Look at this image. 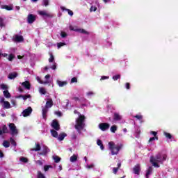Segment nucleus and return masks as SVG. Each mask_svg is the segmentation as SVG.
<instances>
[{
  "label": "nucleus",
  "instance_id": "nucleus-1",
  "mask_svg": "<svg viewBox=\"0 0 178 178\" xmlns=\"http://www.w3.org/2000/svg\"><path fill=\"white\" fill-rule=\"evenodd\" d=\"M167 158L168 155L166 154L159 153L155 156H152L150 157V162L154 168H159V163H163Z\"/></svg>",
  "mask_w": 178,
  "mask_h": 178
},
{
  "label": "nucleus",
  "instance_id": "nucleus-2",
  "mask_svg": "<svg viewBox=\"0 0 178 178\" xmlns=\"http://www.w3.org/2000/svg\"><path fill=\"white\" fill-rule=\"evenodd\" d=\"M76 124L74 128L76 129L79 134H81V130L84 129L86 127V115H80L75 120Z\"/></svg>",
  "mask_w": 178,
  "mask_h": 178
},
{
  "label": "nucleus",
  "instance_id": "nucleus-3",
  "mask_svg": "<svg viewBox=\"0 0 178 178\" xmlns=\"http://www.w3.org/2000/svg\"><path fill=\"white\" fill-rule=\"evenodd\" d=\"M122 148H123V145L122 144L116 145L113 141L108 142V149L111 150V155H118Z\"/></svg>",
  "mask_w": 178,
  "mask_h": 178
},
{
  "label": "nucleus",
  "instance_id": "nucleus-4",
  "mask_svg": "<svg viewBox=\"0 0 178 178\" xmlns=\"http://www.w3.org/2000/svg\"><path fill=\"white\" fill-rule=\"evenodd\" d=\"M51 127L56 131H59L60 130V124H59V121H58V120H53L51 123Z\"/></svg>",
  "mask_w": 178,
  "mask_h": 178
},
{
  "label": "nucleus",
  "instance_id": "nucleus-5",
  "mask_svg": "<svg viewBox=\"0 0 178 178\" xmlns=\"http://www.w3.org/2000/svg\"><path fill=\"white\" fill-rule=\"evenodd\" d=\"M32 112L33 108L29 106L22 111V115L24 118H27V116H30V115H31Z\"/></svg>",
  "mask_w": 178,
  "mask_h": 178
},
{
  "label": "nucleus",
  "instance_id": "nucleus-6",
  "mask_svg": "<svg viewBox=\"0 0 178 178\" xmlns=\"http://www.w3.org/2000/svg\"><path fill=\"white\" fill-rule=\"evenodd\" d=\"M109 127H111V124H109L106 122L100 123L99 124V129H100V130H102V131H106V130H108V129H109Z\"/></svg>",
  "mask_w": 178,
  "mask_h": 178
},
{
  "label": "nucleus",
  "instance_id": "nucleus-7",
  "mask_svg": "<svg viewBox=\"0 0 178 178\" xmlns=\"http://www.w3.org/2000/svg\"><path fill=\"white\" fill-rule=\"evenodd\" d=\"M36 17L33 14H29L27 17V23L33 24L35 22Z\"/></svg>",
  "mask_w": 178,
  "mask_h": 178
},
{
  "label": "nucleus",
  "instance_id": "nucleus-8",
  "mask_svg": "<svg viewBox=\"0 0 178 178\" xmlns=\"http://www.w3.org/2000/svg\"><path fill=\"white\" fill-rule=\"evenodd\" d=\"M9 128L11 131V134H17V129H16V125L14 123L9 124Z\"/></svg>",
  "mask_w": 178,
  "mask_h": 178
},
{
  "label": "nucleus",
  "instance_id": "nucleus-9",
  "mask_svg": "<svg viewBox=\"0 0 178 178\" xmlns=\"http://www.w3.org/2000/svg\"><path fill=\"white\" fill-rule=\"evenodd\" d=\"M38 15H40V16H43V17L44 16L45 17H53L52 14L48 13L45 10H39Z\"/></svg>",
  "mask_w": 178,
  "mask_h": 178
},
{
  "label": "nucleus",
  "instance_id": "nucleus-10",
  "mask_svg": "<svg viewBox=\"0 0 178 178\" xmlns=\"http://www.w3.org/2000/svg\"><path fill=\"white\" fill-rule=\"evenodd\" d=\"M52 106H54V101L52 99H47L44 108H46V109H49V108H52Z\"/></svg>",
  "mask_w": 178,
  "mask_h": 178
},
{
  "label": "nucleus",
  "instance_id": "nucleus-11",
  "mask_svg": "<svg viewBox=\"0 0 178 178\" xmlns=\"http://www.w3.org/2000/svg\"><path fill=\"white\" fill-rule=\"evenodd\" d=\"M134 173L135 175H140V172H141V166L140 164H136L133 168Z\"/></svg>",
  "mask_w": 178,
  "mask_h": 178
},
{
  "label": "nucleus",
  "instance_id": "nucleus-12",
  "mask_svg": "<svg viewBox=\"0 0 178 178\" xmlns=\"http://www.w3.org/2000/svg\"><path fill=\"white\" fill-rule=\"evenodd\" d=\"M22 86H23L24 88H26V90H31V83H30V81H29L22 82Z\"/></svg>",
  "mask_w": 178,
  "mask_h": 178
},
{
  "label": "nucleus",
  "instance_id": "nucleus-13",
  "mask_svg": "<svg viewBox=\"0 0 178 178\" xmlns=\"http://www.w3.org/2000/svg\"><path fill=\"white\" fill-rule=\"evenodd\" d=\"M49 152V148L47 146H44L42 152L39 153L40 155L45 156Z\"/></svg>",
  "mask_w": 178,
  "mask_h": 178
},
{
  "label": "nucleus",
  "instance_id": "nucleus-14",
  "mask_svg": "<svg viewBox=\"0 0 178 178\" xmlns=\"http://www.w3.org/2000/svg\"><path fill=\"white\" fill-rule=\"evenodd\" d=\"M15 42H22L24 41V38L22 35H15Z\"/></svg>",
  "mask_w": 178,
  "mask_h": 178
},
{
  "label": "nucleus",
  "instance_id": "nucleus-15",
  "mask_svg": "<svg viewBox=\"0 0 178 178\" xmlns=\"http://www.w3.org/2000/svg\"><path fill=\"white\" fill-rule=\"evenodd\" d=\"M67 136V134H66V133L63 132L61 134H60L59 135H58V141H63V140H65V137H66Z\"/></svg>",
  "mask_w": 178,
  "mask_h": 178
},
{
  "label": "nucleus",
  "instance_id": "nucleus-16",
  "mask_svg": "<svg viewBox=\"0 0 178 178\" xmlns=\"http://www.w3.org/2000/svg\"><path fill=\"white\" fill-rule=\"evenodd\" d=\"M113 120L115 122H119V120H122V116H120V115L118 113H114Z\"/></svg>",
  "mask_w": 178,
  "mask_h": 178
},
{
  "label": "nucleus",
  "instance_id": "nucleus-17",
  "mask_svg": "<svg viewBox=\"0 0 178 178\" xmlns=\"http://www.w3.org/2000/svg\"><path fill=\"white\" fill-rule=\"evenodd\" d=\"M17 76H18L17 72H12L8 74V79L10 80H13L14 79H16Z\"/></svg>",
  "mask_w": 178,
  "mask_h": 178
},
{
  "label": "nucleus",
  "instance_id": "nucleus-18",
  "mask_svg": "<svg viewBox=\"0 0 178 178\" xmlns=\"http://www.w3.org/2000/svg\"><path fill=\"white\" fill-rule=\"evenodd\" d=\"M60 9L63 12H65V10L66 12H67L68 15H70V16H73V12L70 10V9H67V8H65V7L63 6H61L60 7Z\"/></svg>",
  "mask_w": 178,
  "mask_h": 178
},
{
  "label": "nucleus",
  "instance_id": "nucleus-19",
  "mask_svg": "<svg viewBox=\"0 0 178 178\" xmlns=\"http://www.w3.org/2000/svg\"><path fill=\"white\" fill-rule=\"evenodd\" d=\"M1 9H6V10H13V7H12V6L1 5Z\"/></svg>",
  "mask_w": 178,
  "mask_h": 178
},
{
  "label": "nucleus",
  "instance_id": "nucleus-20",
  "mask_svg": "<svg viewBox=\"0 0 178 178\" xmlns=\"http://www.w3.org/2000/svg\"><path fill=\"white\" fill-rule=\"evenodd\" d=\"M57 84L58 86H59V87H64V86H67V81H59V80H57Z\"/></svg>",
  "mask_w": 178,
  "mask_h": 178
},
{
  "label": "nucleus",
  "instance_id": "nucleus-21",
  "mask_svg": "<svg viewBox=\"0 0 178 178\" xmlns=\"http://www.w3.org/2000/svg\"><path fill=\"white\" fill-rule=\"evenodd\" d=\"M42 118L44 120H47V113H48V108H46L45 107L42 108Z\"/></svg>",
  "mask_w": 178,
  "mask_h": 178
},
{
  "label": "nucleus",
  "instance_id": "nucleus-22",
  "mask_svg": "<svg viewBox=\"0 0 178 178\" xmlns=\"http://www.w3.org/2000/svg\"><path fill=\"white\" fill-rule=\"evenodd\" d=\"M50 133L52 136V137H54V138H58V131L55 129H51Z\"/></svg>",
  "mask_w": 178,
  "mask_h": 178
},
{
  "label": "nucleus",
  "instance_id": "nucleus-23",
  "mask_svg": "<svg viewBox=\"0 0 178 178\" xmlns=\"http://www.w3.org/2000/svg\"><path fill=\"white\" fill-rule=\"evenodd\" d=\"M6 27V23H5V19L0 17V28Z\"/></svg>",
  "mask_w": 178,
  "mask_h": 178
},
{
  "label": "nucleus",
  "instance_id": "nucleus-24",
  "mask_svg": "<svg viewBox=\"0 0 178 178\" xmlns=\"http://www.w3.org/2000/svg\"><path fill=\"white\" fill-rule=\"evenodd\" d=\"M31 150L35 152L41 151V145L40 143H35V147Z\"/></svg>",
  "mask_w": 178,
  "mask_h": 178
},
{
  "label": "nucleus",
  "instance_id": "nucleus-25",
  "mask_svg": "<svg viewBox=\"0 0 178 178\" xmlns=\"http://www.w3.org/2000/svg\"><path fill=\"white\" fill-rule=\"evenodd\" d=\"M17 98H22L24 99V101H26L28 98H31V95H20L17 97Z\"/></svg>",
  "mask_w": 178,
  "mask_h": 178
},
{
  "label": "nucleus",
  "instance_id": "nucleus-26",
  "mask_svg": "<svg viewBox=\"0 0 178 178\" xmlns=\"http://www.w3.org/2000/svg\"><path fill=\"white\" fill-rule=\"evenodd\" d=\"M3 94L5 97V98H10V93L9 92V90H4L3 92Z\"/></svg>",
  "mask_w": 178,
  "mask_h": 178
},
{
  "label": "nucleus",
  "instance_id": "nucleus-27",
  "mask_svg": "<svg viewBox=\"0 0 178 178\" xmlns=\"http://www.w3.org/2000/svg\"><path fill=\"white\" fill-rule=\"evenodd\" d=\"M1 131H3V134L9 133V130L8 129V127L6 125H3Z\"/></svg>",
  "mask_w": 178,
  "mask_h": 178
},
{
  "label": "nucleus",
  "instance_id": "nucleus-28",
  "mask_svg": "<svg viewBox=\"0 0 178 178\" xmlns=\"http://www.w3.org/2000/svg\"><path fill=\"white\" fill-rule=\"evenodd\" d=\"M3 145L5 147V148H9L10 147V143L8 140H4L3 142Z\"/></svg>",
  "mask_w": 178,
  "mask_h": 178
},
{
  "label": "nucleus",
  "instance_id": "nucleus-29",
  "mask_svg": "<svg viewBox=\"0 0 178 178\" xmlns=\"http://www.w3.org/2000/svg\"><path fill=\"white\" fill-rule=\"evenodd\" d=\"M53 159L54 160V162L56 163H59V162H60V157H59L58 156H53Z\"/></svg>",
  "mask_w": 178,
  "mask_h": 178
},
{
  "label": "nucleus",
  "instance_id": "nucleus-30",
  "mask_svg": "<svg viewBox=\"0 0 178 178\" xmlns=\"http://www.w3.org/2000/svg\"><path fill=\"white\" fill-rule=\"evenodd\" d=\"M117 130H118V126H116V125L111 126V133H116Z\"/></svg>",
  "mask_w": 178,
  "mask_h": 178
},
{
  "label": "nucleus",
  "instance_id": "nucleus-31",
  "mask_svg": "<svg viewBox=\"0 0 178 178\" xmlns=\"http://www.w3.org/2000/svg\"><path fill=\"white\" fill-rule=\"evenodd\" d=\"M39 92L40 94H42L43 95H45V94H47V90H45L44 88H40L39 89Z\"/></svg>",
  "mask_w": 178,
  "mask_h": 178
},
{
  "label": "nucleus",
  "instance_id": "nucleus-32",
  "mask_svg": "<svg viewBox=\"0 0 178 178\" xmlns=\"http://www.w3.org/2000/svg\"><path fill=\"white\" fill-rule=\"evenodd\" d=\"M4 108L6 109L10 108V103H9V102H8V101L4 102Z\"/></svg>",
  "mask_w": 178,
  "mask_h": 178
},
{
  "label": "nucleus",
  "instance_id": "nucleus-33",
  "mask_svg": "<svg viewBox=\"0 0 178 178\" xmlns=\"http://www.w3.org/2000/svg\"><path fill=\"white\" fill-rule=\"evenodd\" d=\"M19 161L24 163H27V162H29V159L26 157H20Z\"/></svg>",
  "mask_w": 178,
  "mask_h": 178
},
{
  "label": "nucleus",
  "instance_id": "nucleus-34",
  "mask_svg": "<svg viewBox=\"0 0 178 178\" xmlns=\"http://www.w3.org/2000/svg\"><path fill=\"white\" fill-rule=\"evenodd\" d=\"M76 31H79V33H81V34H89L88 31L81 29H77Z\"/></svg>",
  "mask_w": 178,
  "mask_h": 178
},
{
  "label": "nucleus",
  "instance_id": "nucleus-35",
  "mask_svg": "<svg viewBox=\"0 0 178 178\" xmlns=\"http://www.w3.org/2000/svg\"><path fill=\"white\" fill-rule=\"evenodd\" d=\"M37 81H38V83H40V84H48V81H42L40 76L37 77Z\"/></svg>",
  "mask_w": 178,
  "mask_h": 178
},
{
  "label": "nucleus",
  "instance_id": "nucleus-36",
  "mask_svg": "<svg viewBox=\"0 0 178 178\" xmlns=\"http://www.w3.org/2000/svg\"><path fill=\"white\" fill-rule=\"evenodd\" d=\"M76 161H77V156H76V154H74L70 157V161L76 162Z\"/></svg>",
  "mask_w": 178,
  "mask_h": 178
},
{
  "label": "nucleus",
  "instance_id": "nucleus-37",
  "mask_svg": "<svg viewBox=\"0 0 178 178\" xmlns=\"http://www.w3.org/2000/svg\"><path fill=\"white\" fill-rule=\"evenodd\" d=\"M51 168H52V165H51L44 166V172H48L49 170V169H51Z\"/></svg>",
  "mask_w": 178,
  "mask_h": 178
},
{
  "label": "nucleus",
  "instance_id": "nucleus-38",
  "mask_svg": "<svg viewBox=\"0 0 178 178\" xmlns=\"http://www.w3.org/2000/svg\"><path fill=\"white\" fill-rule=\"evenodd\" d=\"M38 178H47L45 177V175L41 172V171L38 172Z\"/></svg>",
  "mask_w": 178,
  "mask_h": 178
},
{
  "label": "nucleus",
  "instance_id": "nucleus-39",
  "mask_svg": "<svg viewBox=\"0 0 178 178\" xmlns=\"http://www.w3.org/2000/svg\"><path fill=\"white\" fill-rule=\"evenodd\" d=\"M164 136L166 137V138H168L169 140H171L172 138V134L168 132H164Z\"/></svg>",
  "mask_w": 178,
  "mask_h": 178
},
{
  "label": "nucleus",
  "instance_id": "nucleus-40",
  "mask_svg": "<svg viewBox=\"0 0 178 178\" xmlns=\"http://www.w3.org/2000/svg\"><path fill=\"white\" fill-rule=\"evenodd\" d=\"M55 60V57H54V54H50V58H49V62L52 63Z\"/></svg>",
  "mask_w": 178,
  "mask_h": 178
},
{
  "label": "nucleus",
  "instance_id": "nucleus-41",
  "mask_svg": "<svg viewBox=\"0 0 178 178\" xmlns=\"http://www.w3.org/2000/svg\"><path fill=\"white\" fill-rule=\"evenodd\" d=\"M152 172V168L149 167V168L146 172V177H148V176H149V175H151Z\"/></svg>",
  "mask_w": 178,
  "mask_h": 178
},
{
  "label": "nucleus",
  "instance_id": "nucleus-42",
  "mask_svg": "<svg viewBox=\"0 0 178 178\" xmlns=\"http://www.w3.org/2000/svg\"><path fill=\"white\" fill-rule=\"evenodd\" d=\"M13 59H15V55H13V54H9L8 60L10 62H12V60H13Z\"/></svg>",
  "mask_w": 178,
  "mask_h": 178
},
{
  "label": "nucleus",
  "instance_id": "nucleus-43",
  "mask_svg": "<svg viewBox=\"0 0 178 178\" xmlns=\"http://www.w3.org/2000/svg\"><path fill=\"white\" fill-rule=\"evenodd\" d=\"M155 140H158V136H154L149 139V143H152V141H155Z\"/></svg>",
  "mask_w": 178,
  "mask_h": 178
},
{
  "label": "nucleus",
  "instance_id": "nucleus-44",
  "mask_svg": "<svg viewBox=\"0 0 178 178\" xmlns=\"http://www.w3.org/2000/svg\"><path fill=\"white\" fill-rule=\"evenodd\" d=\"M10 141L12 145H13L14 147H16L17 143H16V141H15V139H13V138H10Z\"/></svg>",
  "mask_w": 178,
  "mask_h": 178
},
{
  "label": "nucleus",
  "instance_id": "nucleus-45",
  "mask_svg": "<svg viewBox=\"0 0 178 178\" xmlns=\"http://www.w3.org/2000/svg\"><path fill=\"white\" fill-rule=\"evenodd\" d=\"M42 5L44 6H48V5H49V0H43Z\"/></svg>",
  "mask_w": 178,
  "mask_h": 178
},
{
  "label": "nucleus",
  "instance_id": "nucleus-46",
  "mask_svg": "<svg viewBox=\"0 0 178 178\" xmlns=\"http://www.w3.org/2000/svg\"><path fill=\"white\" fill-rule=\"evenodd\" d=\"M65 45H66V43L65 42H59L57 44V47L58 48H62V47H65Z\"/></svg>",
  "mask_w": 178,
  "mask_h": 178
},
{
  "label": "nucleus",
  "instance_id": "nucleus-47",
  "mask_svg": "<svg viewBox=\"0 0 178 178\" xmlns=\"http://www.w3.org/2000/svg\"><path fill=\"white\" fill-rule=\"evenodd\" d=\"M120 79V74H117L113 76V79L116 81L117 80H119Z\"/></svg>",
  "mask_w": 178,
  "mask_h": 178
},
{
  "label": "nucleus",
  "instance_id": "nucleus-48",
  "mask_svg": "<svg viewBox=\"0 0 178 178\" xmlns=\"http://www.w3.org/2000/svg\"><path fill=\"white\" fill-rule=\"evenodd\" d=\"M60 35L62 38H66V37H67V33H66V32L61 31Z\"/></svg>",
  "mask_w": 178,
  "mask_h": 178
},
{
  "label": "nucleus",
  "instance_id": "nucleus-49",
  "mask_svg": "<svg viewBox=\"0 0 178 178\" xmlns=\"http://www.w3.org/2000/svg\"><path fill=\"white\" fill-rule=\"evenodd\" d=\"M1 90H8V86L3 83V84L1 85Z\"/></svg>",
  "mask_w": 178,
  "mask_h": 178
},
{
  "label": "nucleus",
  "instance_id": "nucleus-50",
  "mask_svg": "<svg viewBox=\"0 0 178 178\" xmlns=\"http://www.w3.org/2000/svg\"><path fill=\"white\" fill-rule=\"evenodd\" d=\"M97 10V7L92 6L90 8V12H95Z\"/></svg>",
  "mask_w": 178,
  "mask_h": 178
},
{
  "label": "nucleus",
  "instance_id": "nucleus-51",
  "mask_svg": "<svg viewBox=\"0 0 178 178\" xmlns=\"http://www.w3.org/2000/svg\"><path fill=\"white\" fill-rule=\"evenodd\" d=\"M134 118H135L136 119H138V120H143V115H136Z\"/></svg>",
  "mask_w": 178,
  "mask_h": 178
},
{
  "label": "nucleus",
  "instance_id": "nucleus-52",
  "mask_svg": "<svg viewBox=\"0 0 178 178\" xmlns=\"http://www.w3.org/2000/svg\"><path fill=\"white\" fill-rule=\"evenodd\" d=\"M118 170H119V168H113V173H114V175H116V173H118Z\"/></svg>",
  "mask_w": 178,
  "mask_h": 178
},
{
  "label": "nucleus",
  "instance_id": "nucleus-53",
  "mask_svg": "<svg viewBox=\"0 0 178 178\" xmlns=\"http://www.w3.org/2000/svg\"><path fill=\"white\" fill-rule=\"evenodd\" d=\"M150 134H152V136H154V137H158L156 135L158 134V132L154 131H150Z\"/></svg>",
  "mask_w": 178,
  "mask_h": 178
},
{
  "label": "nucleus",
  "instance_id": "nucleus-54",
  "mask_svg": "<svg viewBox=\"0 0 178 178\" xmlns=\"http://www.w3.org/2000/svg\"><path fill=\"white\" fill-rule=\"evenodd\" d=\"M55 115H57V116L60 118L62 116V112H60V111H56L55 112Z\"/></svg>",
  "mask_w": 178,
  "mask_h": 178
},
{
  "label": "nucleus",
  "instance_id": "nucleus-55",
  "mask_svg": "<svg viewBox=\"0 0 178 178\" xmlns=\"http://www.w3.org/2000/svg\"><path fill=\"white\" fill-rule=\"evenodd\" d=\"M108 79H109V76H102L100 80L102 81V80H107Z\"/></svg>",
  "mask_w": 178,
  "mask_h": 178
},
{
  "label": "nucleus",
  "instance_id": "nucleus-56",
  "mask_svg": "<svg viewBox=\"0 0 178 178\" xmlns=\"http://www.w3.org/2000/svg\"><path fill=\"white\" fill-rule=\"evenodd\" d=\"M71 83H77V78L73 77V78L71 79Z\"/></svg>",
  "mask_w": 178,
  "mask_h": 178
},
{
  "label": "nucleus",
  "instance_id": "nucleus-57",
  "mask_svg": "<svg viewBox=\"0 0 178 178\" xmlns=\"http://www.w3.org/2000/svg\"><path fill=\"white\" fill-rule=\"evenodd\" d=\"M127 90H130V83L127 82L125 83Z\"/></svg>",
  "mask_w": 178,
  "mask_h": 178
},
{
  "label": "nucleus",
  "instance_id": "nucleus-58",
  "mask_svg": "<svg viewBox=\"0 0 178 178\" xmlns=\"http://www.w3.org/2000/svg\"><path fill=\"white\" fill-rule=\"evenodd\" d=\"M36 163H37V165H39L40 166H42V161H41L40 160L36 161Z\"/></svg>",
  "mask_w": 178,
  "mask_h": 178
},
{
  "label": "nucleus",
  "instance_id": "nucleus-59",
  "mask_svg": "<svg viewBox=\"0 0 178 178\" xmlns=\"http://www.w3.org/2000/svg\"><path fill=\"white\" fill-rule=\"evenodd\" d=\"M97 145H99V146L102 145V140L98 139V140H97Z\"/></svg>",
  "mask_w": 178,
  "mask_h": 178
},
{
  "label": "nucleus",
  "instance_id": "nucleus-60",
  "mask_svg": "<svg viewBox=\"0 0 178 178\" xmlns=\"http://www.w3.org/2000/svg\"><path fill=\"white\" fill-rule=\"evenodd\" d=\"M74 115H79V116H80V115H81V113H80V112L77 111V110H74Z\"/></svg>",
  "mask_w": 178,
  "mask_h": 178
},
{
  "label": "nucleus",
  "instance_id": "nucleus-61",
  "mask_svg": "<svg viewBox=\"0 0 178 178\" xmlns=\"http://www.w3.org/2000/svg\"><path fill=\"white\" fill-rule=\"evenodd\" d=\"M76 138H77V136L75 134H72V140H76Z\"/></svg>",
  "mask_w": 178,
  "mask_h": 178
},
{
  "label": "nucleus",
  "instance_id": "nucleus-62",
  "mask_svg": "<svg viewBox=\"0 0 178 178\" xmlns=\"http://www.w3.org/2000/svg\"><path fill=\"white\" fill-rule=\"evenodd\" d=\"M51 69H52L53 70H56V64H54V65H52V67H51Z\"/></svg>",
  "mask_w": 178,
  "mask_h": 178
},
{
  "label": "nucleus",
  "instance_id": "nucleus-63",
  "mask_svg": "<svg viewBox=\"0 0 178 178\" xmlns=\"http://www.w3.org/2000/svg\"><path fill=\"white\" fill-rule=\"evenodd\" d=\"M4 154L3 152H2V151L0 150V158H3Z\"/></svg>",
  "mask_w": 178,
  "mask_h": 178
},
{
  "label": "nucleus",
  "instance_id": "nucleus-64",
  "mask_svg": "<svg viewBox=\"0 0 178 178\" xmlns=\"http://www.w3.org/2000/svg\"><path fill=\"white\" fill-rule=\"evenodd\" d=\"M18 90H19V92H23V91H24L22 87H19L18 88Z\"/></svg>",
  "mask_w": 178,
  "mask_h": 178
}]
</instances>
